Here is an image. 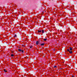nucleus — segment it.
<instances>
[{"label":"nucleus","instance_id":"1","mask_svg":"<svg viewBox=\"0 0 77 77\" xmlns=\"http://www.w3.org/2000/svg\"><path fill=\"white\" fill-rule=\"evenodd\" d=\"M18 51H20V52L21 51L22 53H24V51H23V50H21V49H18Z\"/></svg>","mask_w":77,"mask_h":77},{"label":"nucleus","instance_id":"2","mask_svg":"<svg viewBox=\"0 0 77 77\" xmlns=\"http://www.w3.org/2000/svg\"><path fill=\"white\" fill-rule=\"evenodd\" d=\"M38 44H39V41H37L36 43V45H38Z\"/></svg>","mask_w":77,"mask_h":77},{"label":"nucleus","instance_id":"3","mask_svg":"<svg viewBox=\"0 0 77 77\" xmlns=\"http://www.w3.org/2000/svg\"><path fill=\"white\" fill-rule=\"evenodd\" d=\"M69 48H70V51L72 50V48L70 47Z\"/></svg>","mask_w":77,"mask_h":77},{"label":"nucleus","instance_id":"4","mask_svg":"<svg viewBox=\"0 0 77 77\" xmlns=\"http://www.w3.org/2000/svg\"><path fill=\"white\" fill-rule=\"evenodd\" d=\"M11 57H14V55L13 54H11Z\"/></svg>","mask_w":77,"mask_h":77},{"label":"nucleus","instance_id":"5","mask_svg":"<svg viewBox=\"0 0 77 77\" xmlns=\"http://www.w3.org/2000/svg\"><path fill=\"white\" fill-rule=\"evenodd\" d=\"M45 45V43H42V44H41V45Z\"/></svg>","mask_w":77,"mask_h":77},{"label":"nucleus","instance_id":"6","mask_svg":"<svg viewBox=\"0 0 77 77\" xmlns=\"http://www.w3.org/2000/svg\"><path fill=\"white\" fill-rule=\"evenodd\" d=\"M44 11H42V14H41L42 15H43L44 14Z\"/></svg>","mask_w":77,"mask_h":77},{"label":"nucleus","instance_id":"7","mask_svg":"<svg viewBox=\"0 0 77 77\" xmlns=\"http://www.w3.org/2000/svg\"><path fill=\"white\" fill-rule=\"evenodd\" d=\"M69 53H70L71 54L72 53V51H69Z\"/></svg>","mask_w":77,"mask_h":77},{"label":"nucleus","instance_id":"8","mask_svg":"<svg viewBox=\"0 0 77 77\" xmlns=\"http://www.w3.org/2000/svg\"><path fill=\"white\" fill-rule=\"evenodd\" d=\"M38 33H41V31L38 30Z\"/></svg>","mask_w":77,"mask_h":77},{"label":"nucleus","instance_id":"9","mask_svg":"<svg viewBox=\"0 0 77 77\" xmlns=\"http://www.w3.org/2000/svg\"><path fill=\"white\" fill-rule=\"evenodd\" d=\"M51 20H54V18H53V17H51Z\"/></svg>","mask_w":77,"mask_h":77},{"label":"nucleus","instance_id":"10","mask_svg":"<svg viewBox=\"0 0 77 77\" xmlns=\"http://www.w3.org/2000/svg\"><path fill=\"white\" fill-rule=\"evenodd\" d=\"M29 47L30 48H33V46H31Z\"/></svg>","mask_w":77,"mask_h":77},{"label":"nucleus","instance_id":"11","mask_svg":"<svg viewBox=\"0 0 77 77\" xmlns=\"http://www.w3.org/2000/svg\"><path fill=\"white\" fill-rule=\"evenodd\" d=\"M4 71L5 72H7V71H6V69H4Z\"/></svg>","mask_w":77,"mask_h":77},{"label":"nucleus","instance_id":"12","mask_svg":"<svg viewBox=\"0 0 77 77\" xmlns=\"http://www.w3.org/2000/svg\"><path fill=\"white\" fill-rule=\"evenodd\" d=\"M17 37V35H14V38H15V37Z\"/></svg>","mask_w":77,"mask_h":77},{"label":"nucleus","instance_id":"13","mask_svg":"<svg viewBox=\"0 0 77 77\" xmlns=\"http://www.w3.org/2000/svg\"><path fill=\"white\" fill-rule=\"evenodd\" d=\"M44 30H42V33H44Z\"/></svg>","mask_w":77,"mask_h":77},{"label":"nucleus","instance_id":"14","mask_svg":"<svg viewBox=\"0 0 77 77\" xmlns=\"http://www.w3.org/2000/svg\"><path fill=\"white\" fill-rule=\"evenodd\" d=\"M44 41H47V39H44Z\"/></svg>","mask_w":77,"mask_h":77},{"label":"nucleus","instance_id":"15","mask_svg":"<svg viewBox=\"0 0 77 77\" xmlns=\"http://www.w3.org/2000/svg\"><path fill=\"white\" fill-rule=\"evenodd\" d=\"M54 68H57V66H54Z\"/></svg>","mask_w":77,"mask_h":77},{"label":"nucleus","instance_id":"16","mask_svg":"<svg viewBox=\"0 0 77 77\" xmlns=\"http://www.w3.org/2000/svg\"><path fill=\"white\" fill-rule=\"evenodd\" d=\"M69 49H67V51L69 52Z\"/></svg>","mask_w":77,"mask_h":77},{"label":"nucleus","instance_id":"17","mask_svg":"<svg viewBox=\"0 0 77 77\" xmlns=\"http://www.w3.org/2000/svg\"><path fill=\"white\" fill-rule=\"evenodd\" d=\"M22 46L23 47H25V45L24 46V45H22Z\"/></svg>","mask_w":77,"mask_h":77},{"label":"nucleus","instance_id":"18","mask_svg":"<svg viewBox=\"0 0 77 77\" xmlns=\"http://www.w3.org/2000/svg\"><path fill=\"white\" fill-rule=\"evenodd\" d=\"M53 50L54 51H55V49H54Z\"/></svg>","mask_w":77,"mask_h":77},{"label":"nucleus","instance_id":"19","mask_svg":"<svg viewBox=\"0 0 77 77\" xmlns=\"http://www.w3.org/2000/svg\"><path fill=\"white\" fill-rule=\"evenodd\" d=\"M72 77H74V75H73L72 76Z\"/></svg>","mask_w":77,"mask_h":77},{"label":"nucleus","instance_id":"20","mask_svg":"<svg viewBox=\"0 0 77 77\" xmlns=\"http://www.w3.org/2000/svg\"><path fill=\"white\" fill-rule=\"evenodd\" d=\"M60 69H62V68H60Z\"/></svg>","mask_w":77,"mask_h":77},{"label":"nucleus","instance_id":"21","mask_svg":"<svg viewBox=\"0 0 77 77\" xmlns=\"http://www.w3.org/2000/svg\"><path fill=\"white\" fill-rule=\"evenodd\" d=\"M11 53H13V51H11Z\"/></svg>","mask_w":77,"mask_h":77},{"label":"nucleus","instance_id":"22","mask_svg":"<svg viewBox=\"0 0 77 77\" xmlns=\"http://www.w3.org/2000/svg\"><path fill=\"white\" fill-rule=\"evenodd\" d=\"M19 48H20V47H19Z\"/></svg>","mask_w":77,"mask_h":77}]
</instances>
